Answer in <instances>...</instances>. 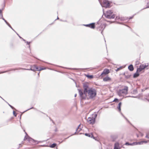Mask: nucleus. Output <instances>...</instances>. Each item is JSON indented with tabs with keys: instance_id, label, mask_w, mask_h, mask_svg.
Masks as SVG:
<instances>
[{
	"instance_id": "bb28decb",
	"label": "nucleus",
	"mask_w": 149,
	"mask_h": 149,
	"mask_svg": "<svg viewBox=\"0 0 149 149\" xmlns=\"http://www.w3.org/2000/svg\"><path fill=\"white\" fill-rule=\"evenodd\" d=\"M19 146H19V147H20L22 146V145H21V144H19Z\"/></svg>"
},
{
	"instance_id": "ddd939ff",
	"label": "nucleus",
	"mask_w": 149,
	"mask_h": 149,
	"mask_svg": "<svg viewBox=\"0 0 149 149\" xmlns=\"http://www.w3.org/2000/svg\"><path fill=\"white\" fill-rule=\"evenodd\" d=\"M31 140V139L30 138L29 136L26 135V136H25L24 138V141H30Z\"/></svg>"
},
{
	"instance_id": "cd10ccee",
	"label": "nucleus",
	"mask_w": 149,
	"mask_h": 149,
	"mask_svg": "<svg viewBox=\"0 0 149 149\" xmlns=\"http://www.w3.org/2000/svg\"><path fill=\"white\" fill-rule=\"evenodd\" d=\"M148 97H148V101H149V95H148Z\"/></svg>"
},
{
	"instance_id": "aec40b11",
	"label": "nucleus",
	"mask_w": 149,
	"mask_h": 149,
	"mask_svg": "<svg viewBox=\"0 0 149 149\" xmlns=\"http://www.w3.org/2000/svg\"><path fill=\"white\" fill-rule=\"evenodd\" d=\"M136 135H137V137H139V135H140L141 136H143V134L140 132H139V134H137Z\"/></svg>"
},
{
	"instance_id": "1a4fd4ad",
	"label": "nucleus",
	"mask_w": 149,
	"mask_h": 149,
	"mask_svg": "<svg viewBox=\"0 0 149 149\" xmlns=\"http://www.w3.org/2000/svg\"><path fill=\"white\" fill-rule=\"evenodd\" d=\"M34 70L36 71H41L43 70H45L46 69V68L44 67H40L39 68H38L36 66H34Z\"/></svg>"
},
{
	"instance_id": "4be33fe9",
	"label": "nucleus",
	"mask_w": 149,
	"mask_h": 149,
	"mask_svg": "<svg viewBox=\"0 0 149 149\" xmlns=\"http://www.w3.org/2000/svg\"><path fill=\"white\" fill-rule=\"evenodd\" d=\"M13 115H14V116L15 117L16 116L17 113H16V112L15 111H13Z\"/></svg>"
},
{
	"instance_id": "423d86ee",
	"label": "nucleus",
	"mask_w": 149,
	"mask_h": 149,
	"mask_svg": "<svg viewBox=\"0 0 149 149\" xmlns=\"http://www.w3.org/2000/svg\"><path fill=\"white\" fill-rule=\"evenodd\" d=\"M148 142V141H141L140 142H134L132 143H129L128 142H126L125 143L126 145H136L138 144H142L143 143H147Z\"/></svg>"
},
{
	"instance_id": "6ab92c4d",
	"label": "nucleus",
	"mask_w": 149,
	"mask_h": 149,
	"mask_svg": "<svg viewBox=\"0 0 149 149\" xmlns=\"http://www.w3.org/2000/svg\"><path fill=\"white\" fill-rule=\"evenodd\" d=\"M56 146V144L55 143H53L49 146V147L52 148H53L55 147Z\"/></svg>"
},
{
	"instance_id": "4468645a",
	"label": "nucleus",
	"mask_w": 149,
	"mask_h": 149,
	"mask_svg": "<svg viewBox=\"0 0 149 149\" xmlns=\"http://www.w3.org/2000/svg\"><path fill=\"white\" fill-rule=\"evenodd\" d=\"M128 68L130 70L132 71H133L134 69L133 65H130L129 66Z\"/></svg>"
},
{
	"instance_id": "a211bd4d",
	"label": "nucleus",
	"mask_w": 149,
	"mask_h": 149,
	"mask_svg": "<svg viewBox=\"0 0 149 149\" xmlns=\"http://www.w3.org/2000/svg\"><path fill=\"white\" fill-rule=\"evenodd\" d=\"M85 76L88 79H91L93 78V75H89L88 74H86L85 75Z\"/></svg>"
},
{
	"instance_id": "f257e3e1",
	"label": "nucleus",
	"mask_w": 149,
	"mask_h": 149,
	"mask_svg": "<svg viewBox=\"0 0 149 149\" xmlns=\"http://www.w3.org/2000/svg\"><path fill=\"white\" fill-rule=\"evenodd\" d=\"M83 92L81 90H79L80 97L82 99H93L97 95V91L96 89L90 88L87 83L84 84L83 85Z\"/></svg>"
},
{
	"instance_id": "f3484780",
	"label": "nucleus",
	"mask_w": 149,
	"mask_h": 149,
	"mask_svg": "<svg viewBox=\"0 0 149 149\" xmlns=\"http://www.w3.org/2000/svg\"><path fill=\"white\" fill-rule=\"evenodd\" d=\"M139 73H140V72H137V70L136 72L134 75L133 77L134 78H136L138 77L139 75Z\"/></svg>"
},
{
	"instance_id": "f03ea898",
	"label": "nucleus",
	"mask_w": 149,
	"mask_h": 149,
	"mask_svg": "<svg viewBox=\"0 0 149 149\" xmlns=\"http://www.w3.org/2000/svg\"><path fill=\"white\" fill-rule=\"evenodd\" d=\"M104 15L105 17L108 19H114L115 17V15L113 13V11L110 10L107 11Z\"/></svg>"
},
{
	"instance_id": "7ed1b4c3",
	"label": "nucleus",
	"mask_w": 149,
	"mask_h": 149,
	"mask_svg": "<svg viewBox=\"0 0 149 149\" xmlns=\"http://www.w3.org/2000/svg\"><path fill=\"white\" fill-rule=\"evenodd\" d=\"M128 87L127 86H125L123 89H120L118 92V95L119 96H123L127 93Z\"/></svg>"
},
{
	"instance_id": "c756f323",
	"label": "nucleus",
	"mask_w": 149,
	"mask_h": 149,
	"mask_svg": "<svg viewBox=\"0 0 149 149\" xmlns=\"http://www.w3.org/2000/svg\"><path fill=\"white\" fill-rule=\"evenodd\" d=\"M76 96H77V94H75V97H76Z\"/></svg>"
},
{
	"instance_id": "dca6fc26",
	"label": "nucleus",
	"mask_w": 149,
	"mask_h": 149,
	"mask_svg": "<svg viewBox=\"0 0 149 149\" xmlns=\"http://www.w3.org/2000/svg\"><path fill=\"white\" fill-rule=\"evenodd\" d=\"M122 104V103L121 102H120L119 103L118 106L117 107V109L120 112L121 111V108L120 107Z\"/></svg>"
},
{
	"instance_id": "39448f33",
	"label": "nucleus",
	"mask_w": 149,
	"mask_h": 149,
	"mask_svg": "<svg viewBox=\"0 0 149 149\" xmlns=\"http://www.w3.org/2000/svg\"><path fill=\"white\" fill-rule=\"evenodd\" d=\"M97 116V115L95 114L92 115V117H89L88 118L87 122L90 124H93L95 123V118Z\"/></svg>"
},
{
	"instance_id": "9d476101",
	"label": "nucleus",
	"mask_w": 149,
	"mask_h": 149,
	"mask_svg": "<svg viewBox=\"0 0 149 149\" xmlns=\"http://www.w3.org/2000/svg\"><path fill=\"white\" fill-rule=\"evenodd\" d=\"M84 26L92 29H94L95 27V23H92L88 24L85 25Z\"/></svg>"
},
{
	"instance_id": "9b49d317",
	"label": "nucleus",
	"mask_w": 149,
	"mask_h": 149,
	"mask_svg": "<svg viewBox=\"0 0 149 149\" xmlns=\"http://www.w3.org/2000/svg\"><path fill=\"white\" fill-rule=\"evenodd\" d=\"M111 78L108 76H107L103 79V81H111Z\"/></svg>"
},
{
	"instance_id": "393cba45",
	"label": "nucleus",
	"mask_w": 149,
	"mask_h": 149,
	"mask_svg": "<svg viewBox=\"0 0 149 149\" xmlns=\"http://www.w3.org/2000/svg\"><path fill=\"white\" fill-rule=\"evenodd\" d=\"M113 101V102H118V99H117V98H115L114 100Z\"/></svg>"
},
{
	"instance_id": "5701e85b",
	"label": "nucleus",
	"mask_w": 149,
	"mask_h": 149,
	"mask_svg": "<svg viewBox=\"0 0 149 149\" xmlns=\"http://www.w3.org/2000/svg\"><path fill=\"white\" fill-rule=\"evenodd\" d=\"M146 137L149 139V133L147 134Z\"/></svg>"
},
{
	"instance_id": "c85d7f7f",
	"label": "nucleus",
	"mask_w": 149,
	"mask_h": 149,
	"mask_svg": "<svg viewBox=\"0 0 149 149\" xmlns=\"http://www.w3.org/2000/svg\"><path fill=\"white\" fill-rule=\"evenodd\" d=\"M79 130H78L79 131H80V130H81V129H79V128H78V129H77V130H79Z\"/></svg>"
},
{
	"instance_id": "6e6552de",
	"label": "nucleus",
	"mask_w": 149,
	"mask_h": 149,
	"mask_svg": "<svg viewBox=\"0 0 149 149\" xmlns=\"http://www.w3.org/2000/svg\"><path fill=\"white\" fill-rule=\"evenodd\" d=\"M104 6L105 8L110 7V3L108 1L105 0L103 2Z\"/></svg>"
},
{
	"instance_id": "f8f14e48",
	"label": "nucleus",
	"mask_w": 149,
	"mask_h": 149,
	"mask_svg": "<svg viewBox=\"0 0 149 149\" xmlns=\"http://www.w3.org/2000/svg\"><path fill=\"white\" fill-rule=\"evenodd\" d=\"M85 135L87 136L91 137L93 139H95V137L94 136L93 134L92 133L89 134L85 133Z\"/></svg>"
},
{
	"instance_id": "b1692460",
	"label": "nucleus",
	"mask_w": 149,
	"mask_h": 149,
	"mask_svg": "<svg viewBox=\"0 0 149 149\" xmlns=\"http://www.w3.org/2000/svg\"><path fill=\"white\" fill-rule=\"evenodd\" d=\"M139 63H140V62L139 61H137L136 62L135 64L136 65H139Z\"/></svg>"
},
{
	"instance_id": "412c9836",
	"label": "nucleus",
	"mask_w": 149,
	"mask_h": 149,
	"mask_svg": "<svg viewBox=\"0 0 149 149\" xmlns=\"http://www.w3.org/2000/svg\"><path fill=\"white\" fill-rule=\"evenodd\" d=\"M3 17L2 13V11L1 10H0V18H1Z\"/></svg>"
},
{
	"instance_id": "a878e982",
	"label": "nucleus",
	"mask_w": 149,
	"mask_h": 149,
	"mask_svg": "<svg viewBox=\"0 0 149 149\" xmlns=\"http://www.w3.org/2000/svg\"><path fill=\"white\" fill-rule=\"evenodd\" d=\"M120 69V68H117L116 70V72L118 71Z\"/></svg>"
},
{
	"instance_id": "20e7f679",
	"label": "nucleus",
	"mask_w": 149,
	"mask_h": 149,
	"mask_svg": "<svg viewBox=\"0 0 149 149\" xmlns=\"http://www.w3.org/2000/svg\"><path fill=\"white\" fill-rule=\"evenodd\" d=\"M148 66V63H143L141 64L139 67L137 68V72H139L140 73H141L144 72V69L147 68Z\"/></svg>"
},
{
	"instance_id": "2eb2a0df",
	"label": "nucleus",
	"mask_w": 149,
	"mask_h": 149,
	"mask_svg": "<svg viewBox=\"0 0 149 149\" xmlns=\"http://www.w3.org/2000/svg\"><path fill=\"white\" fill-rule=\"evenodd\" d=\"M119 143H115L114 149H120V148H119Z\"/></svg>"
},
{
	"instance_id": "0eeeda50",
	"label": "nucleus",
	"mask_w": 149,
	"mask_h": 149,
	"mask_svg": "<svg viewBox=\"0 0 149 149\" xmlns=\"http://www.w3.org/2000/svg\"><path fill=\"white\" fill-rule=\"evenodd\" d=\"M110 72V71L109 69H105L104 70L100 76L103 77H104L105 75L109 74Z\"/></svg>"
}]
</instances>
